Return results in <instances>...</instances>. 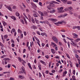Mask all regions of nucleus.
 Segmentation results:
<instances>
[{
  "label": "nucleus",
  "instance_id": "obj_1",
  "mask_svg": "<svg viewBox=\"0 0 80 80\" xmlns=\"http://www.w3.org/2000/svg\"><path fill=\"white\" fill-rule=\"evenodd\" d=\"M21 73H25V69L23 66L22 67V68L21 69Z\"/></svg>",
  "mask_w": 80,
  "mask_h": 80
},
{
  "label": "nucleus",
  "instance_id": "obj_2",
  "mask_svg": "<svg viewBox=\"0 0 80 80\" xmlns=\"http://www.w3.org/2000/svg\"><path fill=\"white\" fill-rule=\"evenodd\" d=\"M52 40L54 41L55 43H58V39H57V38L56 37H52Z\"/></svg>",
  "mask_w": 80,
  "mask_h": 80
},
{
  "label": "nucleus",
  "instance_id": "obj_3",
  "mask_svg": "<svg viewBox=\"0 0 80 80\" xmlns=\"http://www.w3.org/2000/svg\"><path fill=\"white\" fill-rule=\"evenodd\" d=\"M48 20H50V21H52V22H55L57 21V19L52 18H49Z\"/></svg>",
  "mask_w": 80,
  "mask_h": 80
},
{
  "label": "nucleus",
  "instance_id": "obj_4",
  "mask_svg": "<svg viewBox=\"0 0 80 80\" xmlns=\"http://www.w3.org/2000/svg\"><path fill=\"white\" fill-rule=\"evenodd\" d=\"M5 6H6V8L8 9V10H9L11 12H12V8H11V7H10L8 6H6V5H5Z\"/></svg>",
  "mask_w": 80,
  "mask_h": 80
},
{
  "label": "nucleus",
  "instance_id": "obj_5",
  "mask_svg": "<svg viewBox=\"0 0 80 80\" xmlns=\"http://www.w3.org/2000/svg\"><path fill=\"white\" fill-rule=\"evenodd\" d=\"M31 5H32V7H34V8H37V5L35 4V3H33V2H31Z\"/></svg>",
  "mask_w": 80,
  "mask_h": 80
},
{
  "label": "nucleus",
  "instance_id": "obj_6",
  "mask_svg": "<svg viewBox=\"0 0 80 80\" xmlns=\"http://www.w3.org/2000/svg\"><path fill=\"white\" fill-rule=\"evenodd\" d=\"M38 13H39V14L41 15V16H44V14H43V13L42 12L39 11H38Z\"/></svg>",
  "mask_w": 80,
  "mask_h": 80
},
{
  "label": "nucleus",
  "instance_id": "obj_7",
  "mask_svg": "<svg viewBox=\"0 0 80 80\" xmlns=\"http://www.w3.org/2000/svg\"><path fill=\"white\" fill-rule=\"evenodd\" d=\"M18 61L21 62H22V61H23V59H22V58H20V57H18Z\"/></svg>",
  "mask_w": 80,
  "mask_h": 80
},
{
  "label": "nucleus",
  "instance_id": "obj_8",
  "mask_svg": "<svg viewBox=\"0 0 80 80\" xmlns=\"http://www.w3.org/2000/svg\"><path fill=\"white\" fill-rule=\"evenodd\" d=\"M71 42L72 43V45L73 46H77V43H76V42L75 43V42H73L72 41H71Z\"/></svg>",
  "mask_w": 80,
  "mask_h": 80
},
{
  "label": "nucleus",
  "instance_id": "obj_9",
  "mask_svg": "<svg viewBox=\"0 0 80 80\" xmlns=\"http://www.w3.org/2000/svg\"><path fill=\"white\" fill-rule=\"evenodd\" d=\"M67 73V71H66L65 72H63V77H65V76H66V74Z\"/></svg>",
  "mask_w": 80,
  "mask_h": 80
},
{
  "label": "nucleus",
  "instance_id": "obj_10",
  "mask_svg": "<svg viewBox=\"0 0 80 80\" xmlns=\"http://www.w3.org/2000/svg\"><path fill=\"white\" fill-rule=\"evenodd\" d=\"M11 18H12V19H13L14 20H17V19L15 17V16H11Z\"/></svg>",
  "mask_w": 80,
  "mask_h": 80
},
{
  "label": "nucleus",
  "instance_id": "obj_11",
  "mask_svg": "<svg viewBox=\"0 0 80 80\" xmlns=\"http://www.w3.org/2000/svg\"><path fill=\"white\" fill-rule=\"evenodd\" d=\"M34 20L36 22L37 24H39V22H38V20L37 19V18H35Z\"/></svg>",
  "mask_w": 80,
  "mask_h": 80
},
{
  "label": "nucleus",
  "instance_id": "obj_12",
  "mask_svg": "<svg viewBox=\"0 0 80 80\" xmlns=\"http://www.w3.org/2000/svg\"><path fill=\"white\" fill-rule=\"evenodd\" d=\"M28 65L29 67V68L31 69V70H32V67L31 66V64H30V63H28Z\"/></svg>",
  "mask_w": 80,
  "mask_h": 80
},
{
  "label": "nucleus",
  "instance_id": "obj_13",
  "mask_svg": "<svg viewBox=\"0 0 80 80\" xmlns=\"http://www.w3.org/2000/svg\"><path fill=\"white\" fill-rule=\"evenodd\" d=\"M38 67L39 68V69L40 70H42V65L41 64H39Z\"/></svg>",
  "mask_w": 80,
  "mask_h": 80
},
{
  "label": "nucleus",
  "instance_id": "obj_14",
  "mask_svg": "<svg viewBox=\"0 0 80 80\" xmlns=\"http://www.w3.org/2000/svg\"><path fill=\"white\" fill-rule=\"evenodd\" d=\"M58 11L59 13H63L64 12V10H62L61 9L58 10Z\"/></svg>",
  "mask_w": 80,
  "mask_h": 80
},
{
  "label": "nucleus",
  "instance_id": "obj_15",
  "mask_svg": "<svg viewBox=\"0 0 80 80\" xmlns=\"http://www.w3.org/2000/svg\"><path fill=\"white\" fill-rule=\"evenodd\" d=\"M54 45V46L55 47H56V44H55V43L54 42H51V45Z\"/></svg>",
  "mask_w": 80,
  "mask_h": 80
},
{
  "label": "nucleus",
  "instance_id": "obj_16",
  "mask_svg": "<svg viewBox=\"0 0 80 80\" xmlns=\"http://www.w3.org/2000/svg\"><path fill=\"white\" fill-rule=\"evenodd\" d=\"M58 18H63L64 16L63 15H61L58 16Z\"/></svg>",
  "mask_w": 80,
  "mask_h": 80
},
{
  "label": "nucleus",
  "instance_id": "obj_17",
  "mask_svg": "<svg viewBox=\"0 0 80 80\" xmlns=\"http://www.w3.org/2000/svg\"><path fill=\"white\" fill-rule=\"evenodd\" d=\"M51 52L52 53L54 54L55 53V50L53 49H51Z\"/></svg>",
  "mask_w": 80,
  "mask_h": 80
},
{
  "label": "nucleus",
  "instance_id": "obj_18",
  "mask_svg": "<svg viewBox=\"0 0 80 80\" xmlns=\"http://www.w3.org/2000/svg\"><path fill=\"white\" fill-rule=\"evenodd\" d=\"M32 27L33 29H36V28H37V27H36L35 25H33L32 26Z\"/></svg>",
  "mask_w": 80,
  "mask_h": 80
},
{
  "label": "nucleus",
  "instance_id": "obj_19",
  "mask_svg": "<svg viewBox=\"0 0 80 80\" xmlns=\"http://www.w3.org/2000/svg\"><path fill=\"white\" fill-rule=\"evenodd\" d=\"M2 23L4 26L7 25V23H6L4 21H2Z\"/></svg>",
  "mask_w": 80,
  "mask_h": 80
},
{
  "label": "nucleus",
  "instance_id": "obj_20",
  "mask_svg": "<svg viewBox=\"0 0 80 80\" xmlns=\"http://www.w3.org/2000/svg\"><path fill=\"white\" fill-rule=\"evenodd\" d=\"M31 20L32 21V22L33 23H35V20H34V19H33V18L32 17L31 18Z\"/></svg>",
  "mask_w": 80,
  "mask_h": 80
},
{
  "label": "nucleus",
  "instance_id": "obj_21",
  "mask_svg": "<svg viewBox=\"0 0 80 80\" xmlns=\"http://www.w3.org/2000/svg\"><path fill=\"white\" fill-rule=\"evenodd\" d=\"M44 15L46 16H48V14L47 13V12H46V11H44Z\"/></svg>",
  "mask_w": 80,
  "mask_h": 80
},
{
  "label": "nucleus",
  "instance_id": "obj_22",
  "mask_svg": "<svg viewBox=\"0 0 80 80\" xmlns=\"http://www.w3.org/2000/svg\"><path fill=\"white\" fill-rule=\"evenodd\" d=\"M58 10H63V7H61V8H57Z\"/></svg>",
  "mask_w": 80,
  "mask_h": 80
},
{
  "label": "nucleus",
  "instance_id": "obj_23",
  "mask_svg": "<svg viewBox=\"0 0 80 80\" xmlns=\"http://www.w3.org/2000/svg\"><path fill=\"white\" fill-rule=\"evenodd\" d=\"M49 5L51 7H53L54 4H53V1H52V3L50 4Z\"/></svg>",
  "mask_w": 80,
  "mask_h": 80
},
{
  "label": "nucleus",
  "instance_id": "obj_24",
  "mask_svg": "<svg viewBox=\"0 0 80 80\" xmlns=\"http://www.w3.org/2000/svg\"><path fill=\"white\" fill-rule=\"evenodd\" d=\"M55 12H56V10H52V11H50V12L51 13H55Z\"/></svg>",
  "mask_w": 80,
  "mask_h": 80
},
{
  "label": "nucleus",
  "instance_id": "obj_25",
  "mask_svg": "<svg viewBox=\"0 0 80 80\" xmlns=\"http://www.w3.org/2000/svg\"><path fill=\"white\" fill-rule=\"evenodd\" d=\"M22 62H22V64L23 65H25V63H26V62H25V61H24V60H23V61H22Z\"/></svg>",
  "mask_w": 80,
  "mask_h": 80
},
{
  "label": "nucleus",
  "instance_id": "obj_26",
  "mask_svg": "<svg viewBox=\"0 0 80 80\" xmlns=\"http://www.w3.org/2000/svg\"><path fill=\"white\" fill-rule=\"evenodd\" d=\"M34 37L35 39H36V40L38 42V41H40L39 40V39H38L37 38V37H36V36H34Z\"/></svg>",
  "mask_w": 80,
  "mask_h": 80
},
{
  "label": "nucleus",
  "instance_id": "obj_27",
  "mask_svg": "<svg viewBox=\"0 0 80 80\" xmlns=\"http://www.w3.org/2000/svg\"><path fill=\"white\" fill-rule=\"evenodd\" d=\"M72 2L71 1H68L67 2V4L70 5V4H72Z\"/></svg>",
  "mask_w": 80,
  "mask_h": 80
},
{
  "label": "nucleus",
  "instance_id": "obj_28",
  "mask_svg": "<svg viewBox=\"0 0 80 80\" xmlns=\"http://www.w3.org/2000/svg\"><path fill=\"white\" fill-rule=\"evenodd\" d=\"M0 46H1L2 47H4V45L2 43L0 42Z\"/></svg>",
  "mask_w": 80,
  "mask_h": 80
},
{
  "label": "nucleus",
  "instance_id": "obj_29",
  "mask_svg": "<svg viewBox=\"0 0 80 80\" xmlns=\"http://www.w3.org/2000/svg\"><path fill=\"white\" fill-rule=\"evenodd\" d=\"M33 16L34 17H38V16L36 14H33Z\"/></svg>",
  "mask_w": 80,
  "mask_h": 80
},
{
  "label": "nucleus",
  "instance_id": "obj_30",
  "mask_svg": "<svg viewBox=\"0 0 80 80\" xmlns=\"http://www.w3.org/2000/svg\"><path fill=\"white\" fill-rule=\"evenodd\" d=\"M61 1H62L63 3H65L66 2H67V0H61Z\"/></svg>",
  "mask_w": 80,
  "mask_h": 80
},
{
  "label": "nucleus",
  "instance_id": "obj_31",
  "mask_svg": "<svg viewBox=\"0 0 80 80\" xmlns=\"http://www.w3.org/2000/svg\"><path fill=\"white\" fill-rule=\"evenodd\" d=\"M4 39H6V38H7L8 37V35H5L4 36Z\"/></svg>",
  "mask_w": 80,
  "mask_h": 80
},
{
  "label": "nucleus",
  "instance_id": "obj_32",
  "mask_svg": "<svg viewBox=\"0 0 80 80\" xmlns=\"http://www.w3.org/2000/svg\"><path fill=\"white\" fill-rule=\"evenodd\" d=\"M47 8L49 10H50V9H51V7H50V6H47Z\"/></svg>",
  "mask_w": 80,
  "mask_h": 80
},
{
  "label": "nucleus",
  "instance_id": "obj_33",
  "mask_svg": "<svg viewBox=\"0 0 80 80\" xmlns=\"http://www.w3.org/2000/svg\"><path fill=\"white\" fill-rule=\"evenodd\" d=\"M16 16H17V17H19V16H20V14H19V13H17L16 12Z\"/></svg>",
  "mask_w": 80,
  "mask_h": 80
},
{
  "label": "nucleus",
  "instance_id": "obj_34",
  "mask_svg": "<svg viewBox=\"0 0 80 80\" xmlns=\"http://www.w3.org/2000/svg\"><path fill=\"white\" fill-rule=\"evenodd\" d=\"M52 3H56V4L57 3V4H60L59 3L55 1H52Z\"/></svg>",
  "mask_w": 80,
  "mask_h": 80
},
{
  "label": "nucleus",
  "instance_id": "obj_35",
  "mask_svg": "<svg viewBox=\"0 0 80 80\" xmlns=\"http://www.w3.org/2000/svg\"><path fill=\"white\" fill-rule=\"evenodd\" d=\"M48 24V25H49V27H51V24H50V23L48 22L47 21L46 22Z\"/></svg>",
  "mask_w": 80,
  "mask_h": 80
},
{
  "label": "nucleus",
  "instance_id": "obj_36",
  "mask_svg": "<svg viewBox=\"0 0 80 80\" xmlns=\"http://www.w3.org/2000/svg\"><path fill=\"white\" fill-rule=\"evenodd\" d=\"M76 42H78V41H80V38H78L76 40H75Z\"/></svg>",
  "mask_w": 80,
  "mask_h": 80
},
{
  "label": "nucleus",
  "instance_id": "obj_37",
  "mask_svg": "<svg viewBox=\"0 0 80 80\" xmlns=\"http://www.w3.org/2000/svg\"><path fill=\"white\" fill-rule=\"evenodd\" d=\"M36 33L38 34V35H40V32L38 31H37L36 32Z\"/></svg>",
  "mask_w": 80,
  "mask_h": 80
},
{
  "label": "nucleus",
  "instance_id": "obj_38",
  "mask_svg": "<svg viewBox=\"0 0 80 80\" xmlns=\"http://www.w3.org/2000/svg\"><path fill=\"white\" fill-rule=\"evenodd\" d=\"M21 21L22 24H25V23L24 22V21L23 19H21Z\"/></svg>",
  "mask_w": 80,
  "mask_h": 80
},
{
  "label": "nucleus",
  "instance_id": "obj_39",
  "mask_svg": "<svg viewBox=\"0 0 80 80\" xmlns=\"http://www.w3.org/2000/svg\"><path fill=\"white\" fill-rule=\"evenodd\" d=\"M28 18H29L30 20H31V18H32L31 16H30V15L29 14H28Z\"/></svg>",
  "mask_w": 80,
  "mask_h": 80
},
{
  "label": "nucleus",
  "instance_id": "obj_40",
  "mask_svg": "<svg viewBox=\"0 0 80 80\" xmlns=\"http://www.w3.org/2000/svg\"><path fill=\"white\" fill-rule=\"evenodd\" d=\"M24 21L25 22V24H26V25H27V20H26V19L24 18Z\"/></svg>",
  "mask_w": 80,
  "mask_h": 80
},
{
  "label": "nucleus",
  "instance_id": "obj_41",
  "mask_svg": "<svg viewBox=\"0 0 80 80\" xmlns=\"http://www.w3.org/2000/svg\"><path fill=\"white\" fill-rule=\"evenodd\" d=\"M43 16H41V17L40 18V19H41V20H43Z\"/></svg>",
  "mask_w": 80,
  "mask_h": 80
},
{
  "label": "nucleus",
  "instance_id": "obj_42",
  "mask_svg": "<svg viewBox=\"0 0 80 80\" xmlns=\"http://www.w3.org/2000/svg\"><path fill=\"white\" fill-rule=\"evenodd\" d=\"M26 11L27 13H29L30 12V11L28 9H26Z\"/></svg>",
  "mask_w": 80,
  "mask_h": 80
},
{
  "label": "nucleus",
  "instance_id": "obj_43",
  "mask_svg": "<svg viewBox=\"0 0 80 80\" xmlns=\"http://www.w3.org/2000/svg\"><path fill=\"white\" fill-rule=\"evenodd\" d=\"M75 56L76 58H78V57H79V56H78V55L77 54H75Z\"/></svg>",
  "mask_w": 80,
  "mask_h": 80
},
{
  "label": "nucleus",
  "instance_id": "obj_44",
  "mask_svg": "<svg viewBox=\"0 0 80 80\" xmlns=\"http://www.w3.org/2000/svg\"><path fill=\"white\" fill-rule=\"evenodd\" d=\"M66 55L67 57L68 58H70V56H69L68 54H66Z\"/></svg>",
  "mask_w": 80,
  "mask_h": 80
},
{
  "label": "nucleus",
  "instance_id": "obj_45",
  "mask_svg": "<svg viewBox=\"0 0 80 80\" xmlns=\"http://www.w3.org/2000/svg\"><path fill=\"white\" fill-rule=\"evenodd\" d=\"M8 68H10V67H11V64H8L7 66Z\"/></svg>",
  "mask_w": 80,
  "mask_h": 80
},
{
  "label": "nucleus",
  "instance_id": "obj_46",
  "mask_svg": "<svg viewBox=\"0 0 80 80\" xmlns=\"http://www.w3.org/2000/svg\"><path fill=\"white\" fill-rule=\"evenodd\" d=\"M40 62H41V63H42V64H44V63H45V62L42 60L40 61Z\"/></svg>",
  "mask_w": 80,
  "mask_h": 80
},
{
  "label": "nucleus",
  "instance_id": "obj_47",
  "mask_svg": "<svg viewBox=\"0 0 80 80\" xmlns=\"http://www.w3.org/2000/svg\"><path fill=\"white\" fill-rule=\"evenodd\" d=\"M41 35H42V36H44V35H45V33H41Z\"/></svg>",
  "mask_w": 80,
  "mask_h": 80
},
{
  "label": "nucleus",
  "instance_id": "obj_48",
  "mask_svg": "<svg viewBox=\"0 0 80 80\" xmlns=\"http://www.w3.org/2000/svg\"><path fill=\"white\" fill-rule=\"evenodd\" d=\"M70 65L71 66V67H72V63L71 62H69Z\"/></svg>",
  "mask_w": 80,
  "mask_h": 80
},
{
  "label": "nucleus",
  "instance_id": "obj_49",
  "mask_svg": "<svg viewBox=\"0 0 80 80\" xmlns=\"http://www.w3.org/2000/svg\"><path fill=\"white\" fill-rule=\"evenodd\" d=\"M68 8L70 10H72V7H69Z\"/></svg>",
  "mask_w": 80,
  "mask_h": 80
},
{
  "label": "nucleus",
  "instance_id": "obj_50",
  "mask_svg": "<svg viewBox=\"0 0 80 80\" xmlns=\"http://www.w3.org/2000/svg\"><path fill=\"white\" fill-rule=\"evenodd\" d=\"M10 73V72H3L4 74H5V73Z\"/></svg>",
  "mask_w": 80,
  "mask_h": 80
},
{
  "label": "nucleus",
  "instance_id": "obj_51",
  "mask_svg": "<svg viewBox=\"0 0 80 80\" xmlns=\"http://www.w3.org/2000/svg\"><path fill=\"white\" fill-rule=\"evenodd\" d=\"M23 37V34H21V35L20 38H22Z\"/></svg>",
  "mask_w": 80,
  "mask_h": 80
},
{
  "label": "nucleus",
  "instance_id": "obj_52",
  "mask_svg": "<svg viewBox=\"0 0 80 80\" xmlns=\"http://www.w3.org/2000/svg\"><path fill=\"white\" fill-rule=\"evenodd\" d=\"M69 9H68V8H66L64 9V10H65V11H68Z\"/></svg>",
  "mask_w": 80,
  "mask_h": 80
},
{
  "label": "nucleus",
  "instance_id": "obj_53",
  "mask_svg": "<svg viewBox=\"0 0 80 80\" xmlns=\"http://www.w3.org/2000/svg\"><path fill=\"white\" fill-rule=\"evenodd\" d=\"M72 73H73V75H75V70H73V72H72Z\"/></svg>",
  "mask_w": 80,
  "mask_h": 80
},
{
  "label": "nucleus",
  "instance_id": "obj_54",
  "mask_svg": "<svg viewBox=\"0 0 80 80\" xmlns=\"http://www.w3.org/2000/svg\"><path fill=\"white\" fill-rule=\"evenodd\" d=\"M29 43V42H27V45H26V46L27 47H28Z\"/></svg>",
  "mask_w": 80,
  "mask_h": 80
},
{
  "label": "nucleus",
  "instance_id": "obj_55",
  "mask_svg": "<svg viewBox=\"0 0 80 80\" xmlns=\"http://www.w3.org/2000/svg\"><path fill=\"white\" fill-rule=\"evenodd\" d=\"M72 78L73 79H76L75 78V76L74 75H73L72 76Z\"/></svg>",
  "mask_w": 80,
  "mask_h": 80
},
{
  "label": "nucleus",
  "instance_id": "obj_56",
  "mask_svg": "<svg viewBox=\"0 0 80 80\" xmlns=\"http://www.w3.org/2000/svg\"><path fill=\"white\" fill-rule=\"evenodd\" d=\"M12 32H15V29H12Z\"/></svg>",
  "mask_w": 80,
  "mask_h": 80
},
{
  "label": "nucleus",
  "instance_id": "obj_57",
  "mask_svg": "<svg viewBox=\"0 0 80 80\" xmlns=\"http://www.w3.org/2000/svg\"><path fill=\"white\" fill-rule=\"evenodd\" d=\"M73 35H74V36H75V37H77V34H76L75 33H74L73 34Z\"/></svg>",
  "mask_w": 80,
  "mask_h": 80
},
{
  "label": "nucleus",
  "instance_id": "obj_58",
  "mask_svg": "<svg viewBox=\"0 0 80 80\" xmlns=\"http://www.w3.org/2000/svg\"><path fill=\"white\" fill-rule=\"evenodd\" d=\"M77 28V26H74L73 28V29H75Z\"/></svg>",
  "mask_w": 80,
  "mask_h": 80
},
{
  "label": "nucleus",
  "instance_id": "obj_59",
  "mask_svg": "<svg viewBox=\"0 0 80 80\" xmlns=\"http://www.w3.org/2000/svg\"><path fill=\"white\" fill-rule=\"evenodd\" d=\"M51 64H52V62H50L49 63V68L50 67V66L51 65Z\"/></svg>",
  "mask_w": 80,
  "mask_h": 80
},
{
  "label": "nucleus",
  "instance_id": "obj_60",
  "mask_svg": "<svg viewBox=\"0 0 80 80\" xmlns=\"http://www.w3.org/2000/svg\"><path fill=\"white\" fill-rule=\"evenodd\" d=\"M40 23H45V22L44 21H40Z\"/></svg>",
  "mask_w": 80,
  "mask_h": 80
},
{
  "label": "nucleus",
  "instance_id": "obj_61",
  "mask_svg": "<svg viewBox=\"0 0 80 80\" xmlns=\"http://www.w3.org/2000/svg\"><path fill=\"white\" fill-rule=\"evenodd\" d=\"M68 44L69 48H70V42H68Z\"/></svg>",
  "mask_w": 80,
  "mask_h": 80
},
{
  "label": "nucleus",
  "instance_id": "obj_62",
  "mask_svg": "<svg viewBox=\"0 0 80 80\" xmlns=\"http://www.w3.org/2000/svg\"><path fill=\"white\" fill-rule=\"evenodd\" d=\"M52 73H54L55 72V70H52Z\"/></svg>",
  "mask_w": 80,
  "mask_h": 80
},
{
  "label": "nucleus",
  "instance_id": "obj_63",
  "mask_svg": "<svg viewBox=\"0 0 80 80\" xmlns=\"http://www.w3.org/2000/svg\"><path fill=\"white\" fill-rule=\"evenodd\" d=\"M77 28H78V29L79 30H80V26H77Z\"/></svg>",
  "mask_w": 80,
  "mask_h": 80
},
{
  "label": "nucleus",
  "instance_id": "obj_64",
  "mask_svg": "<svg viewBox=\"0 0 80 80\" xmlns=\"http://www.w3.org/2000/svg\"><path fill=\"white\" fill-rule=\"evenodd\" d=\"M12 9H15L16 8V6H13L12 8Z\"/></svg>",
  "mask_w": 80,
  "mask_h": 80
}]
</instances>
